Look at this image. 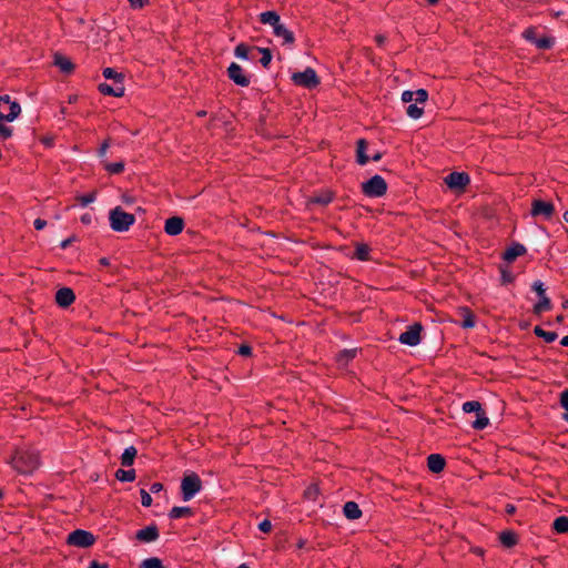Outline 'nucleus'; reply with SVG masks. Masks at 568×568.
<instances>
[{
  "instance_id": "1",
  "label": "nucleus",
  "mask_w": 568,
  "mask_h": 568,
  "mask_svg": "<svg viewBox=\"0 0 568 568\" xmlns=\"http://www.w3.org/2000/svg\"><path fill=\"white\" fill-rule=\"evenodd\" d=\"M12 467L22 475H31L40 466V456L36 450H19L11 460Z\"/></svg>"
},
{
  "instance_id": "2",
  "label": "nucleus",
  "mask_w": 568,
  "mask_h": 568,
  "mask_svg": "<svg viewBox=\"0 0 568 568\" xmlns=\"http://www.w3.org/2000/svg\"><path fill=\"white\" fill-rule=\"evenodd\" d=\"M110 227L114 232H126L135 223V215L126 213L121 206H115L109 212Z\"/></svg>"
},
{
  "instance_id": "3",
  "label": "nucleus",
  "mask_w": 568,
  "mask_h": 568,
  "mask_svg": "<svg viewBox=\"0 0 568 568\" xmlns=\"http://www.w3.org/2000/svg\"><path fill=\"white\" fill-rule=\"evenodd\" d=\"M202 490V480L200 476L191 471L185 474L181 480V496L184 501L191 500Z\"/></svg>"
},
{
  "instance_id": "4",
  "label": "nucleus",
  "mask_w": 568,
  "mask_h": 568,
  "mask_svg": "<svg viewBox=\"0 0 568 568\" xmlns=\"http://www.w3.org/2000/svg\"><path fill=\"white\" fill-rule=\"evenodd\" d=\"M362 192L368 197H381L387 192L385 179L378 174L362 183Z\"/></svg>"
},
{
  "instance_id": "5",
  "label": "nucleus",
  "mask_w": 568,
  "mask_h": 568,
  "mask_svg": "<svg viewBox=\"0 0 568 568\" xmlns=\"http://www.w3.org/2000/svg\"><path fill=\"white\" fill-rule=\"evenodd\" d=\"M463 410L465 413H475L476 419L471 423L474 429L481 430L489 425V418L487 417L481 404L478 400H468L463 404Z\"/></svg>"
},
{
  "instance_id": "6",
  "label": "nucleus",
  "mask_w": 568,
  "mask_h": 568,
  "mask_svg": "<svg viewBox=\"0 0 568 568\" xmlns=\"http://www.w3.org/2000/svg\"><path fill=\"white\" fill-rule=\"evenodd\" d=\"M291 80L295 85L310 90L315 89L321 83L320 78L316 74V71L311 67H307L302 72L293 73Z\"/></svg>"
},
{
  "instance_id": "7",
  "label": "nucleus",
  "mask_w": 568,
  "mask_h": 568,
  "mask_svg": "<svg viewBox=\"0 0 568 568\" xmlns=\"http://www.w3.org/2000/svg\"><path fill=\"white\" fill-rule=\"evenodd\" d=\"M97 537L88 530L75 529L67 537V544L79 548H89L94 545Z\"/></svg>"
},
{
  "instance_id": "8",
  "label": "nucleus",
  "mask_w": 568,
  "mask_h": 568,
  "mask_svg": "<svg viewBox=\"0 0 568 568\" xmlns=\"http://www.w3.org/2000/svg\"><path fill=\"white\" fill-rule=\"evenodd\" d=\"M21 112V106L17 101H12L9 95L0 97V121L12 122Z\"/></svg>"
},
{
  "instance_id": "9",
  "label": "nucleus",
  "mask_w": 568,
  "mask_h": 568,
  "mask_svg": "<svg viewBox=\"0 0 568 568\" xmlns=\"http://www.w3.org/2000/svg\"><path fill=\"white\" fill-rule=\"evenodd\" d=\"M523 38L526 41L535 44L536 48L540 50H549L555 45V38L549 36L538 37L536 28L534 27L525 29V31L523 32Z\"/></svg>"
},
{
  "instance_id": "10",
  "label": "nucleus",
  "mask_w": 568,
  "mask_h": 568,
  "mask_svg": "<svg viewBox=\"0 0 568 568\" xmlns=\"http://www.w3.org/2000/svg\"><path fill=\"white\" fill-rule=\"evenodd\" d=\"M555 214V205L540 199H535L531 202L530 215L532 217H542L546 221L552 219Z\"/></svg>"
},
{
  "instance_id": "11",
  "label": "nucleus",
  "mask_w": 568,
  "mask_h": 568,
  "mask_svg": "<svg viewBox=\"0 0 568 568\" xmlns=\"http://www.w3.org/2000/svg\"><path fill=\"white\" fill-rule=\"evenodd\" d=\"M422 331V324L414 323L413 325H409L407 329L399 335L398 341L404 345L416 346L420 343Z\"/></svg>"
},
{
  "instance_id": "12",
  "label": "nucleus",
  "mask_w": 568,
  "mask_h": 568,
  "mask_svg": "<svg viewBox=\"0 0 568 568\" xmlns=\"http://www.w3.org/2000/svg\"><path fill=\"white\" fill-rule=\"evenodd\" d=\"M368 143L365 139H359L356 142V162L359 165H365L368 163L371 158L366 154ZM383 158V153L377 151L372 155V160L377 162Z\"/></svg>"
},
{
  "instance_id": "13",
  "label": "nucleus",
  "mask_w": 568,
  "mask_h": 568,
  "mask_svg": "<svg viewBox=\"0 0 568 568\" xmlns=\"http://www.w3.org/2000/svg\"><path fill=\"white\" fill-rule=\"evenodd\" d=\"M227 75L236 85L246 88L251 83L250 77L246 75L243 68L235 62L229 65Z\"/></svg>"
},
{
  "instance_id": "14",
  "label": "nucleus",
  "mask_w": 568,
  "mask_h": 568,
  "mask_svg": "<svg viewBox=\"0 0 568 568\" xmlns=\"http://www.w3.org/2000/svg\"><path fill=\"white\" fill-rule=\"evenodd\" d=\"M445 183L450 190H464L470 183V178L466 172H452L445 178Z\"/></svg>"
},
{
  "instance_id": "15",
  "label": "nucleus",
  "mask_w": 568,
  "mask_h": 568,
  "mask_svg": "<svg viewBox=\"0 0 568 568\" xmlns=\"http://www.w3.org/2000/svg\"><path fill=\"white\" fill-rule=\"evenodd\" d=\"M75 301V294L70 287H61L55 293V303L63 308L69 307Z\"/></svg>"
},
{
  "instance_id": "16",
  "label": "nucleus",
  "mask_w": 568,
  "mask_h": 568,
  "mask_svg": "<svg viewBox=\"0 0 568 568\" xmlns=\"http://www.w3.org/2000/svg\"><path fill=\"white\" fill-rule=\"evenodd\" d=\"M428 99V92L425 89L416 91L406 90L402 93V101L405 103H425Z\"/></svg>"
},
{
  "instance_id": "17",
  "label": "nucleus",
  "mask_w": 568,
  "mask_h": 568,
  "mask_svg": "<svg viewBox=\"0 0 568 568\" xmlns=\"http://www.w3.org/2000/svg\"><path fill=\"white\" fill-rule=\"evenodd\" d=\"M184 220L180 216H172L165 221L164 231L168 235L175 236L182 233Z\"/></svg>"
},
{
  "instance_id": "18",
  "label": "nucleus",
  "mask_w": 568,
  "mask_h": 568,
  "mask_svg": "<svg viewBox=\"0 0 568 568\" xmlns=\"http://www.w3.org/2000/svg\"><path fill=\"white\" fill-rule=\"evenodd\" d=\"M135 538L142 542H152L159 538L158 526L152 524L136 531Z\"/></svg>"
},
{
  "instance_id": "19",
  "label": "nucleus",
  "mask_w": 568,
  "mask_h": 568,
  "mask_svg": "<svg viewBox=\"0 0 568 568\" xmlns=\"http://www.w3.org/2000/svg\"><path fill=\"white\" fill-rule=\"evenodd\" d=\"M98 89H99V92L102 93L103 95L115 97V98L122 97L124 94V90H125L123 83H119V82H114L113 84L100 83Z\"/></svg>"
},
{
  "instance_id": "20",
  "label": "nucleus",
  "mask_w": 568,
  "mask_h": 568,
  "mask_svg": "<svg viewBox=\"0 0 568 568\" xmlns=\"http://www.w3.org/2000/svg\"><path fill=\"white\" fill-rule=\"evenodd\" d=\"M273 34L276 38L282 39L283 45H292L295 42L294 33L288 30L282 22L278 26H275Z\"/></svg>"
},
{
  "instance_id": "21",
  "label": "nucleus",
  "mask_w": 568,
  "mask_h": 568,
  "mask_svg": "<svg viewBox=\"0 0 568 568\" xmlns=\"http://www.w3.org/2000/svg\"><path fill=\"white\" fill-rule=\"evenodd\" d=\"M526 252H527V250L521 243L515 242L505 251L503 258L506 262L511 263L518 256L524 255Z\"/></svg>"
},
{
  "instance_id": "22",
  "label": "nucleus",
  "mask_w": 568,
  "mask_h": 568,
  "mask_svg": "<svg viewBox=\"0 0 568 568\" xmlns=\"http://www.w3.org/2000/svg\"><path fill=\"white\" fill-rule=\"evenodd\" d=\"M445 465L446 460L440 454H430L427 457V467L432 473L438 474L443 471Z\"/></svg>"
},
{
  "instance_id": "23",
  "label": "nucleus",
  "mask_w": 568,
  "mask_h": 568,
  "mask_svg": "<svg viewBox=\"0 0 568 568\" xmlns=\"http://www.w3.org/2000/svg\"><path fill=\"white\" fill-rule=\"evenodd\" d=\"M53 63L62 73L70 74L74 70L72 61L61 53L54 54Z\"/></svg>"
},
{
  "instance_id": "24",
  "label": "nucleus",
  "mask_w": 568,
  "mask_h": 568,
  "mask_svg": "<svg viewBox=\"0 0 568 568\" xmlns=\"http://www.w3.org/2000/svg\"><path fill=\"white\" fill-rule=\"evenodd\" d=\"M344 516L349 520H355L362 517V510L357 503L347 501L343 507Z\"/></svg>"
},
{
  "instance_id": "25",
  "label": "nucleus",
  "mask_w": 568,
  "mask_h": 568,
  "mask_svg": "<svg viewBox=\"0 0 568 568\" xmlns=\"http://www.w3.org/2000/svg\"><path fill=\"white\" fill-rule=\"evenodd\" d=\"M258 19L261 23L270 24L273 29L281 23L280 14L274 10L260 13Z\"/></svg>"
},
{
  "instance_id": "26",
  "label": "nucleus",
  "mask_w": 568,
  "mask_h": 568,
  "mask_svg": "<svg viewBox=\"0 0 568 568\" xmlns=\"http://www.w3.org/2000/svg\"><path fill=\"white\" fill-rule=\"evenodd\" d=\"M499 541L506 548H511L517 545L518 537L513 530H503L499 534Z\"/></svg>"
},
{
  "instance_id": "27",
  "label": "nucleus",
  "mask_w": 568,
  "mask_h": 568,
  "mask_svg": "<svg viewBox=\"0 0 568 568\" xmlns=\"http://www.w3.org/2000/svg\"><path fill=\"white\" fill-rule=\"evenodd\" d=\"M462 316H463V321L460 322V326L463 328H473L476 324L475 322V315L474 313L471 312V310L469 307H462L459 310Z\"/></svg>"
},
{
  "instance_id": "28",
  "label": "nucleus",
  "mask_w": 568,
  "mask_h": 568,
  "mask_svg": "<svg viewBox=\"0 0 568 568\" xmlns=\"http://www.w3.org/2000/svg\"><path fill=\"white\" fill-rule=\"evenodd\" d=\"M191 516H193V510L191 507H187V506H174L169 511V517L171 519H179V518L191 517Z\"/></svg>"
},
{
  "instance_id": "29",
  "label": "nucleus",
  "mask_w": 568,
  "mask_h": 568,
  "mask_svg": "<svg viewBox=\"0 0 568 568\" xmlns=\"http://www.w3.org/2000/svg\"><path fill=\"white\" fill-rule=\"evenodd\" d=\"M136 454L138 450L134 446L126 447L121 455V465L124 467L133 465Z\"/></svg>"
},
{
  "instance_id": "30",
  "label": "nucleus",
  "mask_w": 568,
  "mask_h": 568,
  "mask_svg": "<svg viewBox=\"0 0 568 568\" xmlns=\"http://www.w3.org/2000/svg\"><path fill=\"white\" fill-rule=\"evenodd\" d=\"M369 252H371V248L367 244L357 243L356 247H355V252L353 254V257L357 258L358 261H368Z\"/></svg>"
},
{
  "instance_id": "31",
  "label": "nucleus",
  "mask_w": 568,
  "mask_h": 568,
  "mask_svg": "<svg viewBox=\"0 0 568 568\" xmlns=\"http://www.w3.org/2000/svg\"><path fill=\"white\" fill-rule=\"evenodd\" d=\"M356 353V348H345L337 354L336 359L339 364L347 365L351 361L355 358Z\"/></svg>"
},
{
  "instance_id": "32",
  "label": "nucleus",
  "mask_w": 568,
  "mask_h": 568,
  "mask_svg": "<svg viewBox=\"0 0 568 568\" xmlns=\"http://www.w3.org/2000/svg\"><path fill=\"white\" fill-rule=\"evenodd\" d=\"M115 478L119 480V481H122V483H131V481H134L135 480V470L134 469H122V468H119L116 471H115Z\"/></svg>"
},
{
  "instance_id": "33",
  "label": "nucleus",
  "mask_w": 568,
  "mask_h": 568,
  "mask_svg": "<svg viewBox=\"0 0 568 568\" xmlns=\"http://www.w3.org/2000/svg\"><path fill=\"white\" fill-rule=\"evenodd\" d=\"M534 334L537 337L542 338L546 343H552L558 337L556 332L545 331L540 326H535Z\"/></svg>"
},
{
  "instance_id": "34",
  "label": "nucleus",
  "mask_w": 568,
  "mask_h": 568,
  "mask_svg": "<svg viewBox=\"0 0 568 568\" xmlns=\"http://www.w3.org/2000/svg\"><path fill=\"white\" fill-rule=\"evenodd\" d=\"M550 308V298L547 295H542L541 297H539V301L534 305V313L541 314L542 312L549 311Z\"/></svg>"
},
{
  "instance_id": "35",
  "label": "nucleus",
  "mask_w": 568,
  "mask_h": 568,
  "mask_svg": "<svg viewBox=\"0 0 568 568\" xmlns=\"http://www.w3.org/2000/svg\"><path fill=\"white\" fill-rule=\"evenodd\" d=\"M552 529L558 534L568 532V517L559 516L552 523Z\"/></svg>"
},
{
  "instance_id": "36",
  "label": "nucleus",
  "mask_w": 568,
  "mask_h": 568,
  "mask_svg": "<svg viewBox=\"0 0 568 568\" xmlns=\"http://www.w3.org/2000/svg\"><path fill=\"white\" fill-rule=\"evenodd\" d=\"M256 50L262 54L260 63L262 64L263 68L268 69L273 58L272 51L268 48L261 47H257Z\"/></svg>"
},
{
  "instance_id": "37",
  "label": "nucleus",
  "mask_w": 568,
  "mask_h": 568,
  "mask_svg": "<svg viewBox=\"0 0 568 568\" xmlns=\"http://www.w3.org/2000/svg\"><path fill=\"white\" fill-rule=\"evenodd\" d=\"M139 568H164V566L160 558L150 557V558L144 559L140 564Z\"/></svg>"
},
{
  "instance_id": "38",
  "label": "nucleus",
  "mask_w": 568,
  "mask_h": 568,
  "mask_svg": "<svg viewBox=\"0 0 568 568\" xmlns=\"http://www.w3.org/2000/svg\"><path fill=\"white\" fill-rule=\"evenodd\" d=\"M419 103H410L406 109V113L409 118L417 120L423 115V108L418 106Z\"/></svg>"
},
{
  "instance_id": "39",
  "label": "nucleus",
  "mask_w": 568,
  "mask_h": 568,
  "mask_svg": "<svg viewBox=\"0 0 568 568\" xmlns=\"http://www.w3.org/2000/svg\"><path fill=\"white\" fill-rule=\"evenodd\" d=\"M103 77L105 79H111L113 80L114 82H119V83H123V74L122 73H119L116 72L114 69L112 68H105L103 69V72H102Z\"/></svg>"
},
{
  "instance_id": "40",
  "label": "nucleus",
  "mask_w": 568,
  "mask_h": 568,
  "mask_svg": "<svg viewBox=\"0 0 568 568\" xmlns=\"http://www.w3.org/2000/svg\"><path fill=\"white\" fill-rule=\"evenodd\" d=\"M104 169L110 174H120L124 170V162L123 161H119V162H114V163H105L104 164Z\"/></svg>"
},
{
  "instance_id": "41",
  "label": "nucleus",
  "mask_w": 568,
  "mask_h": 568,
  "mask_svg": "<svg viewBox=\"0 0 568 568\" xmlns=\"http://www.w3.org/2000/svg\"><path fill=\"white\" fill-rule=\"evenodd\" d=\"M333 201V195L328 192L322 193L311 199L314 204L327 205Z\"/></svg>"
},
{
  "instance_id": "42",
  "label": "nucleus",
  "mask_w": 568,
  "mask_h": 568,
  "mask_svg": "<svg viewBox=\"0 0 568 568\" xmlns=\"http://www.w3.org/2000/svg\"><path fill=\"white\" fill-rule=\"evenodd\" d=\"M248 53H250V48L247 44L242 42L235 47L234 54L236 58L247 60Z\"/></svg>"
},
{
  "instance_id": "43",
  "label": "nucleus",
  "mask_w": 568,
  "mask_h": 568,
  "mask_svg": "<svg viewBox=\"0 0 568 568\" xmlns=\"http://www.w3.org/2000/svg\"><path fill=\"white\" fill-rule=\"evenodd\" d=\"M77 200L79 201L80 205L84 207L95 201V192L78 195Z\"/></svg>"
},
{
  "instance_id": "44",
  "label": "nucleus",
  "mask_w": 568,
  "mask_h": 568,
  "mask_svg": "<svg viewBox=\"0 0 568 568\" xmlns=\"http://www.w3.org/2000/svg\"><path fill=\"white\" fill-rule=\"evenodd\" d=\"M140 495H141V504H142V506L150 507L152 505V501H153L150 493H148L145 489H141L140 490Z\"/></svg>"
},
{
  "instance_id": "45",
  "label": "nucleus",
  "mask_w": 568,
  "mask_h": 568,
  "mask_svg": "<svg viewBox=\"0 0 568 568\" xmlns=\"http://www.w3.org/2000/svg\"><path fill=\"white\" fill-rule=\"evenodd\" d=\"M133 10H139L149 4L150 0H128Z\"/></svg>"
},
{
  "instance_id": "46",
  "label": "nucleus",
  "mask_w": 568,
  "mask_h": 568,
  "mask_svg": "<svg viewBox=\"0 0 568 568\" xmlns=\"http://www.w3.org/2000/svg\"><path fill=\"white\" fill-rule=\"evenodd\" d=\"M532 290L537 293L539 297L546 295V288L544 287V283L541 281H535L532 284Z\"/></svg>"
},
{
  "instance_id": "47",
  "label": "nucleus",
  "mask_w": 568,
  "mask_h": 568,
  "mask_svg": "<svg viewBox=\"0 0 568 568\" xmlns=\"http://www.w3.org/2000/svg\"><path fill=\"white\" fill-rule=\"evenodd\" d=\"M560 405L568 413V388L560 393Z\"/></svg>"
},
{
  "instance_id": "48",
  "label": "nucleus",
  "mask_w": 568,
  "mask_h": 568,
  "mask_svg": "<svg viewBox=\"0 0 568 568\" xmlns=\"http://www.w3.org/2000/svg\"><path fill=\"white\" fill-rule=\"evenodd\" d=\"M12 135V129L0 123V138L9 139Z\"/></svg>"
},
{
  "instance_id": "49",
  "label": "nucleus",
  "mask_w": 568,
  "mask_h": 568,
  "mask_svg": "<svg viewBox=\"0 0 568 568\" xmlns=\"http://www.w3.org/2000/svg\"><path fill=\"white\" fill-rule=\"evenodd\" d=\"M514 281V275L508 270L503 268L501 270V282L504 284L511 283Z\"/></svg>"
},
{
  "instance_id": "50",
  "label": "nucleus",
  "mask_w": 568,
  "mask_h": 568,
  "mask_svg": "<svg viewBox=\"0 0 568 568\" xmlns=\"http://www.w3.org/2000/svg\"><path fill=\"white\" fill-rule=\"evenodd\" d=\"M93 220H94V216L89 212L82 214L80 217L81 223L84 225H91Z\"/></svg>"
},
{
  "instance_id": "51",
  "label": "nucleus",
  "mask_w": 568,
  "mask_h": 568,
  "mask_svg": "<svg viewBox=\"0 0 568 568\" xmlns=\"http://www.w3.org/2000/svg\"><path fill=\"white\" fill-rule=\"evenodd\" d=\"M237 353L242 356H250L252 354V347L247 344H242L239 347Z\"/></svg>"
},
{
  "instance_id": "52",
  "label": "nucleus",
  "mask_w": 568,
  "mask_h": 568,
  "mask_svg": "<svg viewBox=\"0 0 568 568\" xmlns=\"http://www.w3.org/2000/svg\"><path fill=\"white\" fill-rule=\"evenodd\" d=\"M258 529L263 532H270L272 529L271 521L268 519H264L263 521L260 523Z\"/></svg>"
},
{
  "instance_id": "53",
  "label": "nucleus",
  "mask_w": 568,
  "mask_h": 568,
  "mask_svg": "<svg viewBox=\"0 0 568 568\" xmlns=\"http://www.w3.org/2000/svg\"><path fill=\"white\" fill-rule=\"evenodd\" d=\"M109 146H110L109 140H104L98 150L99 156L103 158L106 154Z\"/></svg>"
},
{
  "instance_id": "54",
  "label": "nucleus",
  "mask_w": 568,
  "mask_h": 568,
  "mask_svg": "<svg viewBox=\"0 0 568 568\" xmlns=\"http://www.w3.org/2000/svg\"><path fill=\"white\" fill-rule=\"evenodd\" d=\"M163 489V484L155 481L150 486V491L152 494H158Z\"/></svg>"
},
{
  "instance_id": "55",
  "label": "nucleus",
  "mask_w": 568,
  "mask_h": 568,
  "mask_svg": "<svg viewBox=\"0 0 568 568\" xmlns=\"http://www.w3.org/2000/svg\"><path fill=\"white\" fill-rule=\"evenodd\" d=\"M33 225H34V229L36 230H43L47 225V221L45 220H42V219H36L34 222H33Z\"/></svg>"
},
{
  "instance_id": "56",
  "label": "nucleus",
  "mask_w": 568,
  "mask_h": 568,
  "mask_svg": "<svg viewBox=\"0 0 568 568\" xmlns=\"http://www.w3.org/2000/svg\"><path fill=\"white\" fill-rule=\"evenodd\" d=\"M88 568H109V565L105 564V562L101 564V562H99L97 560H92Z\"/></svg>"
},
{
  "instance_id": "57",
  "label": "nucleus",
  "mask_w": 568,
  "mask_h": 568,
  "mask_svg": "<svg viewBox=\"0 0 568 568\" xmlns=\"http://www.w3.org/2000/svg\"><path fill=\"white\" fill-rule=\"evenodd\" d=\"M75 240L74 236H71V237H68L65 240H63L60 244V247L65 250L73 241Z\"/></svg>"
},
{
  "instance_id": "58",
  "label": "nucleus",
  "mask_w": 568,
  "mask_h": 568,
  "mask_svg": "<svg viewBox=\"0 0 568 568\" xmlns=\"http://www.w3.org/2000/svg\"><path fill=\"white\" fill-rule=\"evenodd\" d=\"M505 511L508 514V515H514L516 513V506L513 505V504H507L505 506Z\"/></svg>"
},
{
  "instance_id": "59",
  "label": "nucleus",
  "mask_w": 568,
  "mask_h": 568,
  "mask_svg": "<svg viewBox=\"0 0 568 568\" xmlns=\"http://www.w3.org/2000/svg\"><path fill=\"white\" fill-rule=\"evenodd\" d=\"M99 263L102 265V266H108L110 264L109 262V258L108 257H101Z\"/></svg>"
},
{
  "instance_id": "60",
  "label": "nucleus",
  "mask_w": 568,
  "mask_h": 568,
  "mask_svg": "<svg viewBox=\"0 0 568 568\" xmlns=\"http://www.w3.org/2000/svg\"><path fill=\"white\" fill-rule=\"evenodd\" d=\"M560 345L567 347L568 346V335L564 336L560 341Z\"/></svg>"
},
{
  "instance_id": "61",
  "label": "nucleus",
  "mask_w": 568,
  "mask_h": 568,
  "mask_svg": "<svg viewBox=\"0 0 568 568\" xmlns=\"http://www.w3.org/2000/svg\"><path fill=\"white\" fill-rule=\"evenodd\" d=\"M564 320H565L564 315H558V316L556 317L555 322H556L557 324H561V323L564 322Z\"/></svg>"
},
{
  "instance_id": "62",
  "label": "nucleus",
  "mask_w": 568,
  "mask_h": 568,
  "mask_svg": "<svg viewBox=\"0 0 568 568\" xmlns=\"http://www.w3.org/2000/svg\"><path fill=\"white\" fill-rule=\"evenodd\" d=\"M78 101V95H70L69 103H75Z\"/></svg>"
},
{
  "instance_id": "63",
  "label": "nucleus",
  "mask_w": 568,
  "mask_h": 568,
  "mask_svg": "<svg viewBox=\"0 0 568 568\" xmlns=\"http://www.w3.org/2000/svg\"><path fill=\"white\" fill-rule=\"evenodd\" d=\"M566 223H568V211H566L562 215Z\"/></svg>"
},
{
  "instance_id": "64",
  "label": "nucleus",
  "mask_w": 568,
  "mask_h": 568,
  "mask_svg": "<svg viewBox=\"0 0 568 568\" xmlns=\"http://www.w3.org/2000/svg\"><path fill=\"white\" fill-rule=\"evenodd\" d=\"M562 307L568 310V298L562 302Z\"/></svg>"
}]
</instances>
